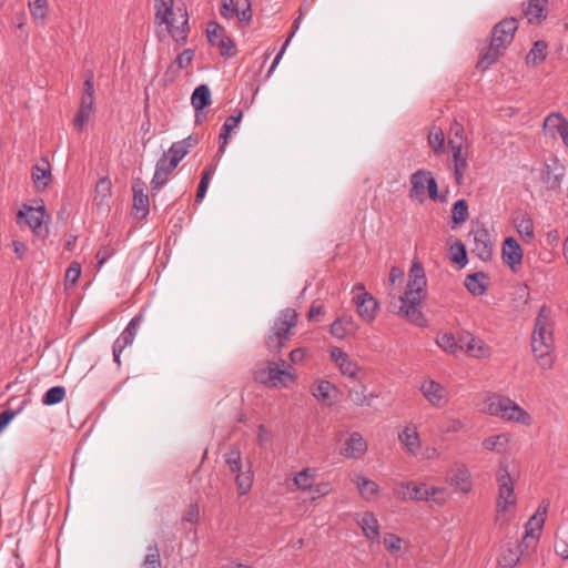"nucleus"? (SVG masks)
<instances>
[{"instance_id":"9b49d317","label":"nucleus","mask_w":568,"mask_h":568,"mask_svg":"<svg viewBox=\"0 0 568 568\" xmlns=\"http://www.w3.org/2000/svg\"><path fill=\"white\" fill-rule=\"evenodd\" d=\"M418 389L426 402L435 408H443L448 405L450 394L446 386L432 377H424L419 382Z\"/></svg>"},{"instance_id":"4be33fe9","label":"nucleus","mask_w":568,"mask_h":568,"mask_svg":"<svg viewBox=\"0 0 568 568\" xmlns=\"http://www.w3.org/2000/svg\"><path fill=\"white\" fill-rule=\"evenodd\" d=\"M366 450L367 443L357 432L349 434L341 446V454L347 458H361Z\"/></svg>"},{"instance_id":"a19ab883","label":"nucleus","mask_w":568,"mask_h":568,"mask_svg":"<svg viewBox=\"0 0 568 568\" xmlns=\"http://www.w3.org/2000/svg\"><path fill=\"white\" fill-rule=\"evenodd\" d=\"M315 478L316 471L311 468H305L294 476L293 483L298 489L308 491L312 490Z\"/></svg>"},{"instance_id":"0eeeda50","label":"nucleus","mask_w":568,"mask_h":568,"mask_svg":"<svg viewBox=\"0 0 568 568\" xmlns=\"http://www.w3.org/2000/svg\"><path fill=\"white\" fill-rule=\"evenodd\" d=\"M297 323V313L292 308L280 312L274 321L271 334L267 336L266 346L271 352H278L288 341L291 331Z\"/></svg>"},{"instance_id":"79ce46f5","label":"nucleus","mask_w":568,"mask_h":568,"mask_svg":"<svg viewBox=\"0 0 568 568\" xmlns=\"http://www.w3.org/2000/svg\"><path fill=\"white\" fill-rule=\"evenodd\" d=\"M425 491L426 498L424 501H432L438 506H442L449 499V493L445 487L427 484Z\"/></svg>"},{"instance_id":"f704fd0d","label":"nucleus","mask_w":568,"mask_h":568,"mask_svg":"<svg viewBox=\"0 0 568 568\" xmlns=\"http://www.w3.org/2000/svg\"><path fill=\"white\" fill-rule=\"evenodd\" d=\"M529 23H539L547 16V0H529L524 10Z\"/></svg>"},{"instance_id":"37998d69","label":"nucleus","mask_w":568,"mask_h":568,"mask_svg":"<svg viewBox=\"0 0 568 568\" xmlns=\"http://www.w3.org/2000/svg\"><path fill=\"white\" fill-rule=\"evenodd\" d=\"M112 185L108 178H102L98 181L94 189V202L98 206L104 205L106 199L111 195Z\"/></svg>"},{"instance_id":"e2e57ef3","label":"nucleus","mask_w":568,"mask_h":568,"mask_svg":"<svg viewBox=\"0 0 568 568\" xmlns=\"http://www.w3.org/2000/svg\"><path fill=\"white\" fill-rule=\"evenodd\" d=\"M148 195H145L142 191L138 192L134 189V199H133V206L138 212H142L143 215L148 212Z\"/></svg>"},{"instance_id":"bb28decb","label":"nucleus","mask_w":568,"mask_h":568,"mask_svg":"<svg viewBox=\"0 0 568 568\" xmlns=\"http://www.w3.org/2000/svg\"><path fill=\"white\" fill-rule=\"evenodd\" d=\"M195 144L196 139L191 135L183 139L182 141L173 143L168 153H165L171 161V166H178V164Z\"/></svg>"},{"instance_id":"052dcab7","label":"nucleus","mask_w":568,"mask_h":568,"mask_svg":"<svg viewBox=\"0 0 568 568\" xmlns=\"http://www.w3.org/2000/svg\"><path fill=\"white\" fill-rule=\"evenodd\" d=\"M332 490V485L328 481H321L314 483L312 490L308 491L312 494V500H315L316 498L327 496Z\"/></svg>"},{"instance_id":"864d4df0","label":"nucleus","mask_w":568,"mask_h":568,"mask_svg":"<svg viewBox=\"0 0 568 568\" xmlns=\"http://www.w3.org/2000/svg\"><path fill=\"white\" fill-rule=\"evenodd\" d=\"M468 217V205L465 200H459L453 207V221L456 224L464 223Z\"/></svg>"},{"instance_id":"58836bf2","label":"nucleus","mask_w":568,"mask_h":568,"mask_svg":"<svg viewBox=\"0 0 568 568\" xmlns=\"http://www.w3.org/2000/svg\"><path fill=\"white\" fill-rule=\"evenodd\" d=\"M235 483L240 495H246L253 484V471L251 465L247 464L245 467H241L240 471H235Z\"/></svg>"},{"instance_id":"6e6d98bb","label":"nucleus","mask_w":568,"mask_h":568,"mask_svg":"<svg viewBox=\"0 0 568 568\" xmlns=\"http://www.w3.org/2000/svg\"><path fill=\"white\" fill-rule=\"evenodd\" d=\"M464 424L455 417H446L440 422L439 430L444 434L457 433L463 428Z\"/></svg>"},{"instance_id":"aec40b11","label":"nucleus","mask_w":568,"mask_h":568,"mask_svg":"<svg viewBox=\"0 0 568 568\" xmlns=\"http://www.w3.org/2000/svg\"><path fill=\"white\" fill-rule=\"evenodd\" d=\"M501 255L504 263L508 265L511 271L517 272L520 270L523 262V250L514 237H507L504 241Z\"/></svg>"},{"instance_id":"ea45409f","label":"nucleus","mask_w":568,"mask_h":568,"mask_svg":"<svg viewBox=\"0 0 568 568\" xmlns=\"http://www.w3.org/2000/svg\"><path fill=\"white\" fill-rule=\"evenodd\" d=\"M191 103L197 113L211 103V92L206 84L199 85L194 90Z\"/></svg>"},{"instance_id":"dca6fc26","label":"nucleus","mask_w":568,"mask_h":568,"mask_svg":"<svg viewBox=\"0 0 568 568\" xmlns=\"http://www.w3.org/2000/svg\"><path fill=\"white\" fill-rule=\"evenodd\" d=\"M328 354L331 361L335 364L339 373L349 379L356 381L358 378V374L361 367L358 363L352 358L346 352H344L341 347L332 346L328 348Z\"/></svg>"},{"instance_id":"1a4fd4ad","label":"nucleus","mask_w":568,"mask_h":568,"mask_svg":"<svg viewBox=\"0 0 568 568\" xmlns=\"http://www.w3.org/2000/svg\"><path fill=\"white\" fill-rule=\"evenodd\" d=\"M409 199L417 203H424L428 197L439 200L437 182L430 171L418 170L410 175Z\"/></svg>"},{"instance_id":"338daca9","label":"nucleus","mask_w":568,"mask_h":568,"mask_svg":"<svg viewBox=\"0 0 568 568\" xmlns=\"http://www.w3.org/2000/svg\"><path fill=\"white\" fill-rule=\"evenodd\" d=\"M235 16L237 17L239 21L241 23L247 24L252 19V11L250 3H246V6L243 9L236 8Z\"/></svg>"},{"instance_id":"69168bd1","label":"nucleus","mask_w":568,"mask_h":568,"mask_svg":"<svg viewBox=\"0 0 568 568\" xmlns=\"http://www.w3.org/2000/svg\"><path fill=\"white\" fill-rule=\"evenodd\" d=\"M422 455V459L424 460H433L440 456V450L435 446H426L422 447L419 453Z\"/></svg>"},{"instance_id":"2eb2a0df","label":"nucleus","mask_w":568,"mask_h":568,"mask_svg":"<svg viewBox=\"0 0 568 568\" xmlns=\"http://www.w3.org/2000/svg\"><path fill=\"white\" fill-rule=\"evenodd\" d=\"M460 352L476 359H486L491 355V347L470 332L459 334Z\"/></svg>"},{"instance_id":"a878e982","label":"nucleus","mask_w":568,"mask_h":568,"mask_svg":"<svg viewBox=\"0 0 568 568\" xmlns=\"http://www.w3.org/2000/svg\"><path fill=\"white\" fill-rule=\"evenodd\" d=\"M352 481L356 486L359 496L364 500L371 501L377 497L379 493V486L376 481L359 474L354 475Z\"/></svg>"},{"instance_id":"72a5a7b5","label":"nucleus","mask_w":568,"mask_h":568,"mask_svg":"<svg viewBox=\"0 0 568 568\" xmlns=\"http://www.w3.org/2000/svg\"><path fill=\"white\" fill-rule=\"evenodd\" d=\"M473 251L483 261H487L491 257V244L489 242V235L485 230L474 233Z\"/></svg>"},{"instance_id":"49530a36","label":"nucleus","mask_w":568,"mask_h":568,"mask_svg":"<svg viewBox=\"0 0 568 568\" xmlns=\"http://www.w3.org/2000/svg\"><path fill=\"white\" fill-rule=\"evenodd\" d=\"M449 258L459 267H464L467 264L466 248L460 241H456L449 246Z\"/></svg>"},{"instance_id":"de8ad7c7","label":"nucleus","mask_w":568,"mask_h":568,"mask_svg":"<svg viewBox=\"0 0 568 568\" xmlns=\"http://www.w3.org/2000/svg\"><path fill=\"white\" fill-rule=\"evenodd\" d=\"M484 280L480 273L470 274L465 278V286L471 294L481 295L485 292Z\"/></svg>"},{"instance_id":"c756f323","label":"nucleus","mask_w":568,"mask_h":568,"mask_svg":"<svg viewBox=\"0 0 568 568\" xmlns=\"http://www.w3.org/2000/svg\"><path fill=\"white\" fill-rule=\"evenodd\" d=\"M32 181L38 191H43L51 182V168L47 160H42L32 169Z\"/></svg>"},{"instance_id":"9d476101","label":"nucleus","mask_w":568,"mask_h":568,"mask_svg":"<svg viewBox=\"0 0 568 568\" xmlns=\"http://www.w3.org/2000/svg\"><path fill=\"white\" fill-rule=\"evenodd\" d=\"M49 215L43 205H22L17 214V223L20 227H29L37 237L44 239L48 235L47 223Z\"/></svg>"},{"instance_id":"a18cd8bd","label":"nucleus","mask_w":568,"mask_h":568,"mask_svg":"<svg viewBox=\"0 0 568 568\" xmlns=\"http://www.w3.org/2000/svg\"><path fill=\"white\" fill-rule=\"evenodd\" d=\"M547 57V44L544 41H536L526 57L528 64H539Z\"/></svg>"},{"instance_id":"774afa93","label":"nucleus","mask_w":568,"mask_h":568,"mask_svg":"<svg viewBox=\"0 0 568 568\" xmlns=\"http://www.w3.org/2000/svg\"><path fill=\"white\" fill-rule=\"evenodd\" d=\"M12 248H13V253L16 254L17 258H19V260H23L27 256L28 251H29L27 244L21 241H18V240H14L12 242Z\"/></svg>"},{"instance_id":"473e14b6","label":"nucleus","mask_w":568,"mask_h":568,"mask_svg":"<svg viewBox=\"0 0 568 568\" xmlns=\"http://www.w3.org/2000/svg\"><path fill=\"white\" fill-rule=\"evenodd\" d=\"M356 329L357 325L349 316L339 317L331 325V334L337 339H343L354 334Z\"/></svg>"},{"instance_id":"680f3d73","label":"nucleus","mask_w":568,"mask_h":568,"mask_svg":"<svg viewBox=\"0 0 568 568\" xmlns=\"http://www.w3.org/2000/svg\"><path fill=\"white\" fill-rule=\"evenodd\" d=\"M226 464L231 473L240 471L243 466L241 463V454L237 449H231L226 454Z\"/></svg>"},{"instance_id":"39448f33","label":"nucleus","mask_w":568,"mask_h":568,"mask_svg":"<svg viewBox=\"0 0 568 568\" xmlns=\"http://www.w3.org/2000/svg\"><path fill=\"white\" fill-rule=\"evenodd\" d=\"M155 21L164 24L176 43H185L189 31L187 12L175 7L174 0H154Z\"/></svg>"},{"instance_id":"603ef678","label":"nucleus","mask_w":568,"mask_h":568,"mask_svg":"<svg viewBox=\"0 0 568 568\" xmlns=\"http://www.w3.org/2000/svg\"><path fill=\"white\" fill-rule=\"evenodd\" d=\"M428 143L436 153L443 151L445 144V136L440 128L433 126L430 129L428 134Z\"/></svg>"},{"instance_id":"e433bc0d","label":"nucleus","mask_w":568,"mask_h":568,"mask_svg":"<svg viewBox=\"0 0 568 568\" xmlns=\"http://www.w3.org/2000/svg\"><path fill=\"white\" fill-rule=\"evenodd\" d=\"M426 486L427 483L425 481H402L400 487L409 490L403 494V500L424 501L426 498Z\"/></svg>"},{"instance_id":"bf43d9fd","label":"nucleus","mask_w":568,"mask_h":568,"mask_svg":"<svg viewBox=\"0 0 568 568\" xmlns=\"http://www.w3.org/2000/svg\"><path fill=\"white\" fill-rule=\"evenodd\" d=\"M213 172H214V170L211 169V168L206 169L203 172L202 179L200 181L199 189H197V192H196V201L197 202H201L203 200V197L205 196V193L207 191V187H209V184H210V180L212 178Z\"/></svg>"},{"instance_id":"cd10ccee","label":"nucleus","mask_w":568,"mask_h":568,"mask_svg":"<svg viewBox=\"0 0 568 568\" xmlns=\"http://www.w3.org/2000/svg\"><path fill=\"white\" fill-rule=\"evenodd\" d=\"M176 166H171V161L166 154L158 161L153 179L151 181L152 190H160L168 181L170 174Z\"/></svg>"},{"instance_id":"20e7f679","label":"nucleus","mask_w":568,"mask_h":568,"mask_svg":"<svg viewBox=\"0 0 568 568\" xmlns=\"http://www.w3.org/2000/svg\"><path fill=\"white\" fill-rule=\"evenodd\" d=\"M479 409L481 413L497 417L507 423L521 426L532 424L531 415L521 408L515 400L498 393H487L483 396Z\"/></svg>"},{"instance_id":"ddd939ff","label":"nucleus","mask_w":568,"mask_h":568,"mask_svg":"<svg viewBox=\"0 0 568 568\" xmlns=\"http://www.w3.org/2000/svg\"><path fill=\"white\" fill-rule=\"evenodd\" d=\"M94 106V84L92 74L84 81V92L81 98L79 110L74 116L73 124L77 130L82 131L89 123Z\"/></svg>"},{"instance_id":"4d7b16f0","label":"nucleus","mask_w":568,"mask_h":568,"mask_svg":"<svg viewBox=\"0 0 568 568\" xmlns=\"http://www.w3.org/2000/svg\"><path fill=\"white\" fill-rule=\"evenodd\" d=\"M80 275H81L80 264L77 262L71 263V265L68 267V270L65 272V280H64L65 288H70L72 286H74L77 281L79 280Z\"/></svg>"},{"instance_id":"3c124183","label":"nucleus","mask_w":568,"mask_h":568,"mask_svg":"<svg viewBox=\"0 0 568 568\" xmlns=\"http://www.w3.org/2000/svg\"><path fill=\"white\" fill-rule=\"evenodd\" d=\"M65 397V389L62 386H54L47 390L42 398L44 405H55L61 403Z\"/></svg>"},{"instance_id":"f257e3e1","label":"nucleus","mask_w":568,"mask_h":568,"mask_svg":"<svg viewBox=\"0 0 568 568\" xmlns=\"http://www.w3.org/2000/svg\"><path fill=\"white\" fill-rule=\"evenodd\" d=\"M404 281V271L393 266L388 275V297L390 305L397 300L399 303L398 314L417 326H424L426 320L422 313V305L426 298L427 280L424 268L418 261H415L409 270L408 282L403 295H398Z\"/></svg>"},{"instance_id":"f8f14e48","label":"nucleus","mask_w":568,"mask_h":568,"mask_svg":"<svg viewBox=\"0 0 568 568\" xmlns=\"http://www.w3.org/2000/svg\"><path fill=\"white\" fill-rule=\"evenodd\" d=\"M354 303L357 308L358 316L366 323H372L378 310V302L375 297L365 291L363 284H356L353 287Z\"/></svg>"},{"instance_id":"c9c22d12","label":"nucleus","mask_w":568,"mask_h":568,"mask_svg":"<svg viewBox=\"0 0 568 568\" xmlns=\"http://www.w3.org/2000/svg\"><path fill=\"white\" fill-rule=\"evenodd\" d=\"M437 346L449 355H457L460 353V341L456 338L450 332H439L436 335Z\"/></svg>"},{"instance_id":"09e8293b","label":"nucleus","mask_w":568,"mask_h":568,"mask_svg":"<svg viewBox=\"0 0 568 568\" xmlns=\"http://www.w3.org/2000/svg\"><path fill=\"white\" fill-rule=\"evenodd\" d=\"M555 552L560 558L568 560V527L558 531L555 541Z\"/></svg>"},{"instance_id":"6e6552de","label":"nucleus","mask_w":568,"mask_h":568,"mask_svg":"<svg viewBox=\"0 0 568 568\" xmlns=\"http://www.w3.org/2000/svg\"><path fill=\"white\" fill-rule=\"evenodd\" d=\"M255 378L275 388L287 387L295 381V375L285 361L271 362L255 372Z\"/></svg>"},{"instance_id":"a211bd4d","label":"nucleus","mask_w":568,"mask_h":568,"mask_svg":"<svg viewBox=\"0 0 568 568\" xmlns=\"http://www.w3.org/2000/svg\"><path fill=\"white\" fill-rule=\"evenodd\" d=\"M549 503L544 500L537 508L536 513L526 524L525 542L536 541L539 538L548 513Z\"/></svg>"},{"instance_id":"13d9d810","label":"nucleus","mask_w":568,"mask_h":568,"mask_svg":"<svg viewBox=\"0 0 568 568\" xmlns=\"http://www.w3.org/2000/svg\"><path fill=\"white\" fill-rule=\"evenodd\" d=\"M194 58V52L191 49H186L181 52L176 60L171 64V69H176L178 71L189 67Z\"/></svg>"},{"instance_id":"412c9836","label":"nucleus","mask_w":568,"mask_h":568,"mask_svg":"<svg viewBox=\"0 0 568 568\" xmlns=\"http://www.w3.org/2000/svg\"><path fill=\"white\" fill-rule=\"evenodd\" d=\"M355 520L361 527L363 535L372 542L378 541L381 531L379 523L376 516L371 511L358 513L355 515Z\"/></svg>"},{"instance_id":"5701e85b","label":"nucleus","mask_w":568,"mask_h":568,"mask_svg":"<svg viewBox=\"0 0 568 568\" xmlns=\"http://www.w3.org/2000/svg\"><path fill=\"white\" fill-rule=\"evenodd\" d=\"M138 331V320L133 318L125 329L121 333V335L115 339L113 345V358L114 362L120 366L121 364V353L124 348L132 345Z\"/></svg>"},{"instance_id":"7c9ffc66","label":"nucleus","mask_w":568,"mask_h":568,"mask_svg":"<svg viewBox=\"0 0 568 568\" xmlns=\"http://www.w3.org/2000/svg\"><path fill=\"white\" fill-rule=\"evenodd\" d=\"M383 545L388 552L396 557L406 554L409 549V542L393 532H386L384 535Z\"/></svg>"},{"instance_id":"4468645a","label":"nucleus","mask_w":568,"mask_h":568,"mask_svg":"<svg viewBox=\"0 0 568 568\" xmlns=\"http://www.w3.org/2000/svg\"><path fill=\"white\" fill-rule=\"evenodd\" d=\"M463 131V128L458 124L455 126V138L450 139L448 144L453 152V161H454V173L455 180L457 184H462L464 180V173L468 168L467 159L468 151L463 145V139L459 136V133Z\"/></svg>"},{"instance_id":"f3484780","label":"nucleus","mask_w":568,"mask_h":568,"mask_svg":"<svg viewBox=\"0 0 568 568\" xmlns=\"http://www.w3.org/2000/svg\"><path fill=\"white\" fill-rule=\"evenodd\" d=\"M398 442L403 446L404 450L413 457L419 455L422 450V438L418 427L414 423H407L398 432Z\"/></svg>"},{"instance_id":"0e129e2a","label":"nucleus","mask_w":568,"mask_h":568,"mask_svg":"<svg viewBox=\"0 0 568 568\" xmlns=\"http://www.w3.org/2000/svg\"><path fill=\"white\" fill-rule=\"evenodd\" d=\"M242 111H236L234 112L232 115H230L224 124H223V129L224 131H231L233 132L240 124L241 120H242Z\"/></svg>"},{"instance_id":"5fc2aeb1","label":"nucleus","mask_w":568,"mask_h":568,"mask_svg":"<svg viewBox=\"0 0 568 568\" xmlns=\"http://www.w3.org/2000/svg\"><path fill=\"white\" fill-rule=\"evenodd\" d=\"M142 568H161L160 552L156 546H150Z\"/></svg>"},{"instance_id":"423d86ee","label":"nucleus","mask_w":568,"mask_h":568,"mask_svg":"<svg viewBox=\"0 0 568 568\" xmlns=\"http://www.w3.org/2000/svg\"><path fill=\"white\" fill-rule=\"evenodd\" d=\"M517 28L516 19H505L495 26L490 47L478 61L480 69L486 70L498 60L506 47L513 41Z\"/></svg>"},{"instance_id":"393cba45","label":"nucleus","mask_w":568,"mask_h":568,"mask_svg":"<svg viewBox=\"0 0 568 568\" xmlns=\"http://www.w3.org/2000/svg\"><path fill=\"white\" fill-rule=\"evenodd\" d=\"M312 395L322 404L332 405L337 393L334 384L326 379H317L312 389Z\"/></svg>"},{"instance_id":"6ab92c4d","label":"nucleus","mask_w":568,"mask_h":568,"mask_svg":"<svg viewBox=\"0 0 568 568\" xmlns=\"http://www.w3.org/2000/svg\"><path fill=\"white\" fill-rule=\"evenodd\" d=\"M209 42L220 50L222 55H231L233 53L234 43L230 37L225 34L222 27L211 23L207 28Z\"/></svg>"},{"instance_id":"4c0bfd02","label":"nucleus","mask_w":568,"mask_h":568,"mask_svg":"<svg viewBox=\"0 0 568 568\" xmlns=\"http://www.w3.org/2000/svg\"><path fill=\"white\" fill-rule=\"evenodd\" d=\"M28 8L33 21L39 26H44L50 10L48 0H29Z\"/></svg>"},{"instance_id":"2f4dec72","label":"nucleus","mask_w":568,"mask_h":568,"mask_svg":"<svg viewBox=\"0 0 568 568\" xmlns=\"http://www.w3.org/2000/svg\"><path fill=\"white\" fill-rule=\"evenodd\" d=\"M568 129V121L560 113H550L544 121L546 134L555 138L564 134Z\"/></svg>"},{"instance_id":"b1692460","label":"nucleus","mask_w":568,"mask_h":568,"mask_svg":"<svg viewBox=\"0 0 568 568\" xmlns=\"http://www.w3.org/2000/svg\"><path fill=\"white\" fill-rule=\"evenodd\" d=\"M511 435L509 433H499L486 437L481 442V447L486 452L495 454H507L510 450Z\"/></svg>"},{"instance_id":"c03bdc74","label":"nucleus","mask_w":568,"mask_h":568,"mask_svg":"<svg viewBox=\"0 0 568 568\" xmlns=\"http://www.w3.org/2000/svg\"><path fill=\"white\" fill-rule=\"evenodd\" d=\"M515 226L519 235L527 242L534 239V224L529 216L521 215L515 220Z\"/></svg>"},{"instance_id":"c85d7f7f","label":"nucleus","mask_w":568,"mask_h":568,"mask_svg":"<svg viewBox=\"0 0 568 568\" xmlns=\"http://www.w3.org/2000/svg\"><path fill=\"white\" fill-rule=\"evenodd\" d=\"M447 481L462 493H469L471 489L470 474L465 466H458L449 473Z\"/></svg>"},{"instance_id":"f03ea898","label":"nucleus","mask_w":568,"mask_h":568,"mask_svg":"<svg viewBox=\"0 0 568 568\" xmlns=\"http://www.w3.org/2000/svg\"><path fill=\"white\" fill-rule=\"evenodd\" d=\"M551 311L546 305L541 306L535 321L531 335V349L538 366L548 371L555 362Z\"/></svg>"},{"instance_id":"7ed1b4c3","label":"nucleus","mask_w":568,"mask_h":568,"mask_svg":"<svg viewBox=\"0 0 568 568\" xmlns=\"http://www.w3.org/2000/svg\"><path fill=\"white\" fill-rule=\"evenodd\" d=\"M496 481L498 485L496 521L499 525H505L514 518L517 504L515 495L516 476L511 471V463L508 458L499 460L496 471Z\"/></svg>"},{"instance_id":"8fccbe9b","label":"nucleus","mask_w":568,"mask_h":568,"mask_svg":"<svg viewBox=\"0 0 568 568\" xmlns=\"http://www.w3.org/2000/svg\"><path fill=\"white\" fill-rule=\"evenodd\" d=\"M518 562L519 552L515 548L504 549L498 559L500 568H514Z\"/></svg>"}]
</instances>
